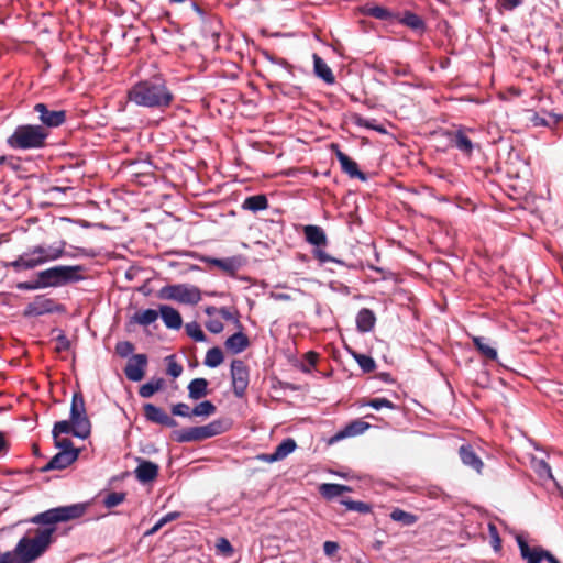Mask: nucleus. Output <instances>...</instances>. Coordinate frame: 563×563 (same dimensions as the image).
I'll list each match as a JSON object with an SVG mask.
<instances>
[{
    "label": "nucleus",
    "instance_id": "obj_1",
    "mask_svg": "<svg viewBox=\"0 0 563 563\" xmlns=\"http://www.w3.org/2000/svg\"><path fill=\"white\" fill-rule=\"evenodd\" d=\"M85 512V507L79 504L51 508L33 516L29 521L45 526L32 538L23 537L19 540L13 551L3 553L0 563H33L42 556L53 542V533L58 522L77 519Z\"/></svg>",
    "mask_w": 563,
    "mask_h": 563
},
{
    "label": "nucleus",
    "instance_id": "obj_2",
    "mask_svg": "<svg viewBox=\"0 0 563 563\" xmlns=\"http://www.w3.org/2000/svg\"><path fill=\"white\" fill-rule=\"evenodd\" d=\"M128 98L140 107L164 110L172 104L174 95L165 80L156 76L133 85L128 92Z\"/></svg>",
    "mask_w": 563,
    "mask_h": 563
},
{
    "label": "nucleus",
    "instance_id": "obj_3",
    "mask_svg": "<svg viewBox=\"0 0 563 563\" xmlns=\"http://www.w3.org/2000/svg\"><path fill=\"white\" fill-rule=\"evenodd\" d=\"M49 131L38 124L18 125L7 139V144L13 150H40L45 147Z\"/></svg>",
    "mask_w": 563,
    "mask_h": 563
},
{
    "label": "nucleus",
    "instance_id": "obj_4",
    "mask_svg": "<svg viewBox=\"0 0 563 563\" xmlns=\"http://www.w3.org/2000/svg\"><path fill=\"white\" fill-rule=\"evenodd\" d=\"M81 265H57L37 273L44 288L59 287L84 279Z\"/></svg>",
    "mask_w": 563,
    "mask_h": 563
},
{
    "label": "nucleus",
    "instance_id": "obj_5",
    "mask_svg": "<svg viewBox=\"0 0 563 563\" xmlns=\"http://www.w3.org/2000/svg\"><path fill=\"white\" fill-rule=\"evenodd\" d=\"M230 424L224 420H213L200 427H189L174 431V440L178 443L198 442L227 432Z\"/></svg>",
    "mask_w": 563,
    "mask_h": 563
},
{
    "label": "nucleus",
    "instance_id": "obj_6",
    "mask_svg": "<svg viewBox=\"0 0 563 563\" xmlns=\"http://www.w3.org/2000/svg\"><path fill=\"white\" fill-rule=\"evenodd\" d=\"M157 297L163 300H175L186 305H197L201 300L198 287L187 284L166 285L162 287Z\"/></svg>",
    "mask_w": 563,
    "mask_h": 563
},
{
    "label": "nucleus",
    "instance_id": "obj_7",
    "mask_svg": "<svg viewBox=\"0 0 563 563\" xmlns=\"http://www.w3.org/2000/svg\"><path fill=\"white\" fill-rule=\"evenodd\" d=\"M70 420L73 434L79 439H87L90 435L91 424L86 413L85 399L80 393H75L70 405Z\"/></svg>",
    "mask_w": 563,
    "mask_h": 563
},
{
    "label": "nucleus",
    "instance_id": "obj_8",
    "mask_svg": "<svg viewBox=\"0 0 563 563\" xmlns=\"http://www.w3.org/2000/svg\"><path fill=\"white\" fill-rule=\"evenodd\" d=\"M249 367L242 360H233L231 362V379L233 393L236 397L244 396L249 386Z\"/></svg>",
    "mask_w": 563,
    "mask_h": 563
},
{
    "label": "nucleus",
    "instance_id": "obj_9",
    "mask_svg": "<svg viewBox=\"0 0 563 563\" xmlns=\"http://www.w3.org/2000/svg\"><path fill=\"white\" fill-rule=\"evenodd\" d=\"M34 111L38 113L41 122L47 130L48 128L62 125L66 120V112L64 110H49L44 103L35 104Z\"/></svg>",
    "mask_w": 563,
    "mask_h": 563
},
{
    "label": "nucleus",
    "instance_id": "obj_10",
    "mask_svg": "<svg viewBox=\"0 0 563 563\" xmlns=\"http://www.w3.org/2000/svg\"><path fill=\"white\" fill-rule=\"evenodd\" d=\"M146 354H135L129 360L124 374L131 382H140L144 377L145 368L147 366Z\"/></svg>",
    "mask_w": 563,
    "mask_h": 563
},
{
    "label": "nucleus",
    "instance_id": "obj_11",
    "mask_svg": "<svg viewBox=\"0 0 563 563\" xmlns=\"http://www.w3.org/2000/svg\"><path fill=\"white\" fill-rule=\"evenodd\" d=\"M35 247L29 249L26 252L19 255L14 261L7 263V267H11L15 272L33 269L43 265L40 256L35 255Z\"/></svg>",
    "mask_w": 563,
    "mask_h": 563
},
{
    "label": "nucleus",
    "instance_id": "obj_12",
    "mask_svg": "<svg viewBox=\"0 0 563 563\" xmlns=\"http://www.w3.org/2000/svg\"><path fill=\"white\" fill-rule=\"evenodd\" d=\"M143 411L145 419L150 422L169 428L177 426V421L175 419L169 417L162 408L153 404H145L143 406Z\"/></svg>",
    "mask_w": 563,
    "mask_h": 563
},
{
    "label": "nucleus",
    "instance_id": "obj_13",
    "mask_svg": "<svg viewBox=\"0 0 563 563\" xmlns=\"http://www.w3.org/2000/svg\"><path fill=\"white\" fill-rule=\"evenodd\" d=\"M78 456L79 451H59L41 470L42 472L65 470L70 464H73L78 459Z\"/></svg>",
    "mask_w": 563,
    "mask_h": 563
},
{
    "label": "nucleus",
    "instance_id": "obj_14",
    "mask_svg": "<svg viewBox=\"0 0 563 563\" xmlns=\"http://www.w3.org/2000/svg\"><path fill=\"white\" fill-rule=\"evenodd\" d=\"M65 241H59L58 243L52 245H35V255L40 256L42 264L56 261L64 256L65 254Z\"/></svg>",
    "mask_w": 563,
    "mask_h": 563
},
{
    "label": "nucleus",
    "instance_id": "obj_15",
    "mask_svg": "<svg viewBox=\"0 0 563 563\" xmlns=\"http://www.w3.org/2000/svg\"><path fill=\"white\" fill-rule=\"evenodd\" d=\"M296 441L291 438H287L276 446L273 453L261 454L258 455V459L267 463L282 461L285 457H287L290 453H292L296 450Z\"/></svg>",
    "mask_w": 563,
    "mask_h": 563
},
{
    "label": "nucleus",
    "instance_id": "obj_16",
    "mask_svg": "<svg viewBox=\"0 0 563 563\" xmlns=\"http://www.w3.org/2000/svg\"><path fill=\"white\" fill-rule=\"evenodd\" d=\"M200 261L206 264L213 265L230 275L235 274L242 265L241 258L239 256H232V257H225V258L201 256Z\"/></svg>",
    "mask_w": 563,
    "mask_h": 563
},
{
    "label": "nucleus",
    "instance_id": "obj_17",
    "mask_svg": "<svg viewBox=\"0 0 563 563\" xmlns=\"http://www.w3.org/2000/svg\"><path fill=\"white\" fill-rule=\"evenodd\" d=\"M137 461L139 465L134 470L136 479L142 484L153 482L158 476V465L147 460L139 459Z\"/></svg>",
    "mask_w": 563,
    "mask_h": 563
},
{
    "label": "nucleus",
    "instance_id": "obj_18",
    "mask_svg": "<svg viewBox=\"0 0 563 563\" xmlns=\"http://www.w3.org/2000/svg\"><path fill=\"white\" fill-rule=\"evenodd\" d=\"M333 147L336 148L335 156L341 165L342 170L352 178H358L360 180L365 181L366 175L358 169L356 162L340 151L338 145H333Z\"/></svg>",
    "mask_w": 563,
    "mask_h": 563
},
{
    "label": "nucleus",
    "instance_id": "obj_19",
    "mask_svg": "<svg viewBox=\"0 0 563 563\" xmlns=\"http://www.w3.org/2000/svg\"><path fill=\"white\" fill-rule=\"evenodd\" d=\"M459 456L464 465L475 470L477 473L482 472L484 463L471 444H462L459 449Z\"/></svg>",
    "mask_w": 563,
    "mask_h": 563
},
{
    "label": "nucleus",
    "instance_id": "obj_20",
    "mask_svg": "<svg viewBox=\"0 0 563 563\" xmlns=\"http://www.w3.org/2000/svg\"><path fill=\"white\" fill-rule=\"evenodd\" d=\"M517 544L520 550V555L527 563H541L545 552L541 547L530 548L522 537H517Z\"/></svg>",
    "mask_w": 563,
    "mask_h": 563
},
{
    "label": "nucleus",
    "instance_id": "obj_21",
    "mask_svg": "<svg viewBox=\"0 0 563 563\" xmlns=\"http://www.w3.org/2000/svg\"><path fill=\"white\" fill-rule=\"evenodd\" d=\"M306 241L314 247L327 246L328 238L324 230L319 225L308 224L303 227Z\"/></svg>",
    "mask_w": 563,
    "mask_h": 563
},
{
    "label": "nucleus",
    "instance_id": "obj_22",
    "mask_svg": "<svg viewBox=\"0 0 563 563\" xmlns=\"http://www.w3.org/2000/svg\"><path fill=\"white\" fill-rule=\"evenodd\" d=\"M159 314L168 329L179 330L183 324L180 313L173 307L163 305L159 307Z\"/></svg>",
    "mask_w": 563,
    "mask_h": 563
},
{
    "label": "nucleus",
    "instance_id": "obj_23",
    "mask_svg": "<svg viewBox=\"0 0 563 563\" xmlns=\"http://www.w3.org/2000/svg\"><path fill=\"white\" fill-rule=\"evenodd\" d=\"M376 323L375 313L368 308H362L356 314V328L360 332L366 333L374 329Z\"/></svg>",
    "mask_w": 563,
    "mask_h": 563
},
{
    "label": "nucleus",
    "instance_id": "obj_24",
    "mask_svg": "<svg viewBox=\"0 0 563 563\" xmlns=\"http://www.w3.org/2000/svg\"><path fill=\"white\" fill-rule=\"evenodd\" d=\"M361 13L382 21H391L397 18V14L380 5L366 4L361 8Z\"/></svg>",
    "mask_w": 563,
    "mask_h": 563
},
{
    "label": "nucleus",
    "instance_id": "obj_25",
    "mask_svg": "<svg viewBox=\"0 0 563 563\" xmlns=\"http://www.w3.org/2000/svg\"><path fill=\"white\" fill-rule=\"evenodd\" d=\"M249 339L242 331L232 334L224 342L225 347L233 354L243 352L249 346Z\"/></svg>",
    "mask_w": 563,
    "mask_h": 563
},
{
    "label": "nucleus",
    "instance_id": "obj_26",
    "mask_svg": "<svg viewBox=\"0 0 563 563\" xmlns=\"http://www.w3.org/2000/svg\"><path fill=\"white\" fill-rule=\"evenodd\" d=\"M313 69L316 75L321 78L324 82L332 85L335 81V77L331 68L327 63L317 54H313Z\"/></svg>",
    "mask_w": 563,
    "mask_h": 563
},
{
    "label": "nucleus",
    "instance_id": "obj_27",
    "mask_svg": "<svg viewBox=\"0 0 563 563\" xmlns=\"http://www.w3.org/2000/svg\"><path fill=\"white\" fill-rule=\"evenodd\" d=\"M188 397L198 400L208 395V380L206 378H195L188 385Z\"/></svg>",
    "mask_w": 563,
    "mask_h": 563
},
{
    "label": "nucleus",
    "instance_id": "obj_28",
    "mask_svg": "<svg viewBox=\"0 0 563 563\" xmlns=\"http://www.w3.org/2000/svg\"><path fill=\"white\" fill-rule=\"evenodd\" d=\"M244 210L258 212L268 208V200L265 195H254L246 197L242 203Z\"/></svg>",
    "mask_w": 563,
    "mask_h": 563
},
{
    "label": "nucleus",
    "instance_id": "obj_29",
    "mask_svg": "<svg viewBox=\"0 0 563 563\" xmlns=\"http://www.w3.org/2000/svg\"><path fill=\"white\" fill-rule=\"evenodd\" d=\"M369 428V423L362 420H354L346 424L343 430L336 433L335 439H343L346 437H355L362 434Z\"/></svg>",
    "mask_w": 563,
    "mask_h": 563
},
{
    "label": "nucleus",
    "instance_id": "obj_30",
    "mask_svg": "<svg viewBox=\"0 0 563 563\" xmlns=\"http://www.w3.org/2000/svg\"><path fill=\"white\" fill-rule=\"evenodd\" d=\"M351 487L342 484L324 483L320 486V494L328 499L341 496L345 492H351Z\"/></svg>",
    "mask_w": 563,
    "mask_h": 563
},
{
    "label": "nucleus",
    "instance_id": "obj_31",
    "mask_svg": "<svg viewBox=\"0 0 563 563\" xmlns=\"http://www.w3.org/2000/svg\"><path fill=\"white\" fill-rule=\"evenodd\" d=\"M473 344L479 351V353L490 361H495L497 358V351L493 347L486 338L483 336H473Z\"/></svg>",
    "mask_w": 563,
    "mask_h": 563
},
{
    "label": "nucleus",
    "instance_id": "obj_32",
    "mask_svg": "<svg viewBox=\"0 0 563 563\" xmlns=\"http://www.w3.org/2000/svg\"><path fill=\"white\" fill-rule=\"evenodd\" d=\"M452 141L454 146L464 154L470 155L473 152V143L462 130L454 133Z\"/></svg>",
    "mask_w": 563,
    "mask_h": 563
},
{
    "label": "nucleus",
    "instance_id": "obj_33",
    "mask_svg": "<svg viewBox=\"0 0 563 563\" xmlns=\"http://www.w3.org/2000/svg\"><path fill=\"white\" fill-rule=\"evenodd\" d=\"M396 19L404 25L415 31H423L426 27L423 20L419 15L410 11L405 12L404 16H397Z\"/></svg>",
    "mask_w": 563,
    "mask_h": 563
},
{
    "label": "nucleus",
    "instance_id": "obj_34",
    "mask_svg": "<svg viewBox=\"0 0 563 563\" xmlns=\"http://www.w3.org/2000/svg\"><path fill=\"white\" fill-rule=\"evenodd\" d=\"M164 379L163 378H154V379H151L150 382L143 384L140 389H139V395L142 397V398H150L152 397L155 393H157L158 390H161L163 387H164Z\"/></svg>",
    "mask_w": 563,
    "mask_h": 563
},
{
    "label": "nucleus",
    "instance_id": "obj_35",
    "mask_svg": "<svg viewBox=\"0 0 563 563\" xmlns=\"http://www.w3.org/2000/svg\"><path fill=\"white\" fill-rule=\"evenodd\" d=\"M354 124L360 128H365L369 130H374L380 134L387 133L386 128L383 124H379L376 119H366L362 115L356 114L353 119Z\"/></svg>",
    "mask_w": 563,
    "mask_h": 563
},
{
    "label": "nucleus",
    "instance_id": "obj_36",
    "mask_svg": "<svg viewBox=\"0 0 563 563\" xmlns=\"http://www.w3.org/2000/svg\"><path fill=\"white\" fill-rule=\"evenodd\" d=\"M223 358L222 350L214 346L207 351L203 364L210 368H214L223 362Z\"/></svg>",
    "mask_w": 563,
    "mask_h": 563
},
{
    "label": "nucleus",
    "instance_id": "obj_37",
    "mask_svg": "<svg viewBox=\"0 0 563 563\" xmlns=\"http://www.w3.org/2000/svg\"><path fill=\"white\" fill-rule=\"evenodd\" d=\"M390 518H391V520L397 521V522H401L405 526H412L418 520L416 515L407 512V511H405V510H402L400 508H395L390 512Z\"/></svg>",
    "mask_w": 563,
    "mask_h": 563
},
{
    "label": "nucleus",
    "instance_id": "obj_38",
    "mask_svg": "<svg viewBox=\"0 0 563 563\" xmlns=\"http://www.w3.org/2000/svg\"><path fill=\"white\" fill-rule=\"evenodd\" d=\"M216 411L217 408L210 400H203L192 408L191 415L195 417H209L216 413Z\"/></svg>",
    "mask_w": 563,
    "mask_h": 563
},
{
    "label": "nucleus",
    "instance_id": "obj_39",
    "mask_svg": "<svg viewBox=\"0 0 563 563\" xmlns=\"http://www.w3.org/2000/svg\"><path fill=\"white\" fill-rule=\"evenodd\" d=\"M158 318V312L154 309H145L134 314L133 319L141 325H150Z\"/></svg>",
    "mask_w": 563,
    "mask_h": 563
},
{
    "label": "nucleus",
    "instance_id": "obj_40",
    "mask_svg": "<svg viewBox=\"0 0 563 563\" xmlns=\"http://www.w3.org/2000/svg\"><path fill=\"white\" fill-rule=\"evenodd\" d=\"M341 504L344 505L347 510L357 511L360 514H368L372 510V507L363 501L342 499Z\"/></svg>",
    "mask_w": 563,
    "mask_h": 563
},
{
    "label": "nucleus",
    "instance_id": "obj_41",
    "mask_svg": "<svg viewBox=\"0 0 563 563\" xmlns=\"http://www.w3.org/2000/svg\"><path fill=\"white\" fill-rule=\"evenodd\" d=\"M49 305H52L49 299H37L27 306V312L35 316L43 314L44 312L51 310L48 307Z\"/></svg>",
    "mask_w": 563,
    "mask_h": 563
},
{
    "label": "nucleus",
    "instance_id": "obj_42",
    "mask_svg": "<svg viewBox=\"0 0 563 563\" xmlns=\"http://www.w3.org/2000/svg\"><path fill=\"white\" fill-rule=\"evenodd\" d=\"M186 333L196 342L206 341V334L203 333L201 327L195 321L186 324Z\"/></svg>",
    "mask_w": 563,
    "mask_h": 563
},
{
    "label": "nucleus",
    "instance_id": "obj_43",
    "mask_svg": "<svg viewBox=\"0 0 563 563\" xmlns=\"http://www.w3.org/2000/svg\"><path fill=\"white\" fill-rule=\"evenodd\" d=\"M533 470L542 479H553L550 465L544 460L533 461Z\"/></svg>",
    "mask_w": 563,
    "mask_h": 563
},
{
    "label": "nucleus",
    "instance_id": "obj_44",
    "mask_svg": "<svg viewBox=\"0 0 563 563\" xmlns=\"http://www.w3.org/2000/svg\"><path fill=\"white\" fill-rule=\"evenodd\" d=\"M354 358L356 360L358 366L365 373H371L375 369L376 364L373 357L366 354H354Z\"/></svg>",
    "mask_w": 563,
    "mask_h": 563
},
{
    "label": "nucleus",
    "instance_id": "obj_45",
    "mask_svg": "<svg viewBox=\"0 0 563 563\" xmlns=\"http://www.w3.org/2000/svg\"><path fill=\"white\" fill-rule=\"evenodd\" d=\"M73 433V423L71 420H60L55 422L52 434L53 438L60 437L62 434Z\"/></svg>",
    "mask_w": 563,
    "mask_h": 563
},
{
    "label": "nucleus",
    "instance_id": "obj_46",
    "mask_svg": "<svg viewBox=\"0 0 563 563\" xmlns=\"http://www.w3.org/2000/svg\"><path fill=\"white\" fill-rule=\"evenodd\" d=\"M125 493H119V492H112L108 494L103 499V505L110 509L113 508L120 504H122L125 500Z\"/></svg>",
    "mask_w": 563,
    "mask_h": 563
},
{
    "label": "nucleus",
    "instance_id": "obj_47",
    "mask_svg": "<svg viewBox=\"0 0 563 563\" xmlns=\"http://www.w3.org/2000/svg\"><path fill=\"white\" fill-rule=\"evenodd\" d=\"M323 247L324 246L314 247V250L312 251V254H313L314 258H317L321 264H325V263L332 262V263H336V264L343 265V262L341 260H338V258L331 256L330 254H328L323 250Z\"/></svg>",
    "mask_w": 563,
    "mask_h": 563
},
{
    "label": "nucleus",
    "instance_id": "obj_48",
    "mask_svg": "<svg viewBox=\"0 0 563 563\" xmlns=\"http://www.w3.org/2000/svg\"><path fill=\"white\" fill-rule=\"evenodd\" d=\"M488 533L490 538L489 542L492 548L494 549L495 552H498L501 548V539L499 537L497 527L492 522L488 523Z\"/></svg>",
    "mask_w": 563,
    "mask_h": 563
},
{
    "label": "nucleus",
    "instance_id": "obj_49",
    "mask_svg": "<svg viewBox=\"0 0 563 563\" xmlns=\"http://www.w3.org/2000/svg\"><path fill=\"white\" fill-rule=\"evenodd\" d=\"M167 362V374L173 378H177L183 373V366L175 361V356L170 355L166 357Z\"/></svg>",
    "mask_w": 563,
    "mask_h": 563
},
{
    "label": "nucleus",
    "instance_id": "obj_50",
    "mask_svg": "<svg viewBox=\"0 0 563 563\" xmlns=\"http://www.w3.org/2000/svg\"><path fill=\"white\" fill-rule=\"evenodd\" d=\"M366 406L372 407L375 410H380L383 408H388V409L396 408L395 404L386 398H373L366 402Z\"/></svg>",
    "mask_w": 563,
    "mask_h": 563
},
{
    "label": "nucleus",
    "instance_id": "obj_51",
    "mask_svg": "<svg viewBox=\"0 0 563 563\" xmlns=\"http://www.w3.org/2000/svg\"><path fill=\"white\" fill-rule=\"evenodd\" d=\"M216 549L218 553L224 556H231L233 554V547L230 541L225 538H219L216 543Z\"/></svg>",
    "mask_w": 563,
    "mask_h": 563
},
{
    "label": "nucleus",
    "instance_id": "obj_52",
    "mask_svg": "<svg viewBox=\"0 0 563 563\" xmlns=\"http://www.w3.org/2000/svg\"><path fill=\"white\" fill-rule=\"evenodd\" d=\"M134 352V345L129 341H120L115 345V353L121 357H128Z\"/></svg>",
    "mask_w": 563,
    "mask_h": 563
},
{
    "label": "nucleus",
    "instance_id": "obj_53",
    "mask_svg": "<svg viewBox=\"0 0 563 563\" xmlns=\"http://www.w3.org/2000/svg\"><path fill=\"white\" fill-rule=\"evenodd\" d=\"M54 442L55 446L60 451H79L78 449L74 448L70 439L57 437L54 438Z\"/></svg>",
    "mask_w": 563,
    "mask_h": 563
},
{
    "label": "nucleus",
    "instance_id": "obj_54",
    "mask_svg": "<svg viewBox=\"0 0 563 563\" xmlns=\"http://www.w3.org/2000/svg\"><path fill=\"white\" fill-rule=\"evenodd\" d=\"M172 413L179 417H191L190 408L187 404L178 402L172 407Z\"/></svg>",
    "mask_w": 563,
    "mask_h": 563
},
{
    "label": "nucleus",
    "instance_id": "obj_55",
    "mask_svg": "<svg viewBox=\"0 0 563 563\" xmlns=\"http://www.w3.org/2000/svg\"><path fill=\"white\" fill-rule=\"evenodd\" d=\"M522 4V0H498L500 11H512Z\"/></svg>",
    "mask_w": 563,
    "mask_h": 563
},
{
    "label": "nucleus",
    "instance_id": "obj_56",
    "mask_svg": "<svg viewBox=\"0 0 563 563\" xmlns=\"http://www.w3.org/2000/svg\"><path fill=\"white\" fill-rule=\"evenodd\" d=\"M16 288L20 290H36V289H42L44 287L42 285V279L40 277H37V279L34 282L19 283L16 285Z\"/></svg>",
    "mask_w": 563,
    "mask_h": 563
},
{
    "label": "nucleus",
    "instance_id": "obj_57",
    "mask_svg": "<svg viewBox=\"0 0 563 563\" xmlns=\"http://www.w3.org/2000/svg\"><path fill=\"white\" fill-rule=\"evenodd\" d=\"M206 328L208 329V331H210L211 333H214V334H218L220 332L223 331V323L220 321V320H217V319H213V320H209L207 323H206Z\"/></svg>",
    "mask_w": 563,
    "mask_h": 563
},
{
    "label": "nucleus",
    "instance_id": "obj_58",
    "mask_svg": "<svg viewBox=\"0 0 563 563\" xmlns=\"http://www.w3.org/2000/svg\"><path fill=\"white\" fill-rule=\"evenodd\" d=\"M219 313L220 316L225 319L227 321H232L234 322L238 327H241V323L239 321V318L236 316H234L230 309L225 308V307H222L220 308L219 310Z\"/></svg>",
    "mask_w": 563,
    "mask_h": 563
},
{
    "label": "nucleus",
    "instance_id": "obj_59",
    "mask_svg": "<svg viewBox=\"0 0 563 563\" xmlns=\"http://www.w3.org/2000/svg\"><path fill=\"white\" fill-rule=\"evenodd\" d=\"M339 550V544L334 541H325L323 544V551L327 555H333Z\"/></svg>",
    "mask_w": 563,
    "mask_h": 563
},
{
    "label": "nucleus",
    "instance_id": "obj_60",
    "mask_svg": "<svg viewBox=\"0 0 563 563\" xmlns=\"http://www.w3.org/2000/svg\"><path fill=\"white\" fill-rule=\"evenodd\" d=\"M180 517V514L178 511H172L166 515H164L158 521L162 523V527H164L166 523L174 521Z\"/></svg>",
    "mask_w": 563,
    "mask_h": 563
},
{
    "label": "nucleus",
    "instance_id": "obj_61",
    "mask_svg": "<svg viewBox=\"0 0 563 563\" xmlns=\"http://www.w3.org/2000/svg\"><path fill=\"white\" fill-rule=\"evenodd\" d=\"M57 341H58L57 351H66L69 349L70 343H69V340L65 335H63V334L59 335L57 338Z\"/></svg>",
    "mask_w": 563,
    "mask_h": 563
},
{
    "label": "nucleus",
    "instance_id": "obj_62",
    "mask_svg": "<svg viewBox=\"0 0 563 563\" xmlns=\"http://www.w3.org/2000/svg\"><path fill=\"white\" fill-rule=\"evenodd\" d=\"M306 361L308 362L309 366L314 367L318 361V354L314 352L307 353Z\"/></svg>",
    "mask_w": 563,
    "mask_h": 563
},
{
    "label": "nucleus",
    "instance_id": "obj_63",
    "mask_svg": "<svg viewBox=\"0 0 563 563\" xmlns=\"http://www.w3.org/2000/svg\"><path fill=\"white\" fill-rule=\"evenodd\" d=\"M543 560L548 561L549 563H560V561L547 550L543 554Z\"/></svg>",
    "mask_w": 563,
    "mask_h": 563
},
{
    "label": "nucleus",
    "instance_id": "obj_64",
    "mask_svg": "<svg viewBox=\"0 0 563 563\" xmlns=\"http://www.w3.org/2000/svg\"><path fill=\"white\" fill-rule=\"evenodd\" d=\"M162 527V523L157 521L148 531L145 532V536H153Z\"/></svg>",
    "mask_w": 563,
    "mask_h": 563
}]
</instances>
